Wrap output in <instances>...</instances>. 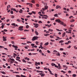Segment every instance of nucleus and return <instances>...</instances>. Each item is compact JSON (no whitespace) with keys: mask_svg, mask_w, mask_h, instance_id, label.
<instances>
[{"mask_svg":"<svg viewBox=\"0 0 77 77\" xmlns=\"http://www.w3.org/2000/svg\"><path fill=\"white\" fill-rule=\"evenodd\" d=\"M13 47H14V48H15V50H17V48H18V47L17 46H15V45H13Z\"/></svg>","mask_w":77,"mask_h":77,"instance_id":"obj_7","label":"nucleus"},{"mask_svg":"<svg viewBox=\"0 0 77 77\" xmlns=\"http://www.w3.org/2000/svg\"><path fill=\"white\" fill-rule=\"evenodd\" d=\"M17 21H18V22H21V20L18 19L17 20Z\"/></svg>","mask_w":77,"mask_h":77,"instance_id":"obj_22","label":"nucleus"},{"mask_svg":"<svg viewBox=\"0 0 77 77\" xmlns=\"http://www.w3.org/2000/svg\"><path fill=\"white\" fill-rule=\"evenodd\" d=\"M70 27H74V25H71V26H70Z\"/></svg>","mask_w":77,"mask_h":77,"instance_id":"obj_47","label":"nucleus"},{"mask_svg":"<svg viewBox=\"0 0 77 77\" xmlns=\"http://www.w3.org/2000/svg\"><path fill=\"white\" fill-rule=\"evenodd\" d=\"M1 72V73H2L3 74H6V73H5V72Z\"/></svg>","mask_w":77,"mask_h":77,"instance_id":"obj_16","label":"nucleus"},{"mask_svg":"<svg viewBox=\"0 0 77 77\" xmlns=\"http://www.w3.org/2000/svg\"><path fill=\"white\" fill-rule=\"evenodd\" d=\"M33 25H35V26H34L35 27V28H37V27H38V24L37 23H33Z\"/></svg>","mask_w":77,"mask_h":77,"instance_id":"obj_3","label":"nucleus"},{"mask_svg":"<svg viewBox=\"0 0 77 77\" xmlns=\"http://www.w3.org/2000/svg\"><path fill=\"white\" fill-rule=\"evenodd\" d=\"M1 28H2V29H3V28H4V25H2Z\"/></svg>","mask_w":77,"mask_h":77,"instance_id":"obj_51","label":"nucleus"},{"mask_svg":"<svg viewBox=\"0 0 77 77\" xmlns=\"http://www.w3.org/2000/svg\"><path fill=\"white\" fill-rule=\"evenodd\" d=\"M72 17H73V16H71L69 17V19H71V18H72Z\"/></svg>","mask_w":77,"mask_h":77,"instance_id":"obj_48","label":"nucleus"},{"mask_svg":"<svg viewBox=\"0 0 77 77\" xmlns=\"http://www.w3.org/2000/svg\"><path fill=\"white\" fill-rule=\"evenodd\" d=\"M23 26H21L19 27L18 30H21V31H22V30H24V29H23Z\"/></svg>","mask_w":77,"mask_h":77,"instance_id":"obj_2","label":"nucleus"},{"mask_svg":"<svg viewBox=\"0 0 77 77\" xmlns=\"http://www.w3.org/2000/svg\"><path fill=\"white\" fill-rule=\"evenodd\" d=\"M16 58L17 59H20V57H17Z\"/></svg>","mask_w":77,"mask_h":77,"instance_id":"obj_57","label":"nucleus"},{"mask_svg":"<svg viewBox=\"0 0 77 77\" xmlns=\"http://www.w3.org/2000/svg\"><path fill=\"white\" fill-rule=\"evenodd\" d=\"M43 16H44V17H48V16H47V15H43Z\"/></svg>","mask_w":77,"mask_h":77,"instance_id":"obj_50","label":"nucleus"},{"mask_svg":"<svg viewBox=\"0 0 77 77\" xmlns=\"http://www.w3.org/2000/svg\"><path fill=\"white\" fill-rule=\"evenodd\" d=\"M55 67H56V68H58V66H57L56 64L55 65Z\"/></svg>","mask_w":77,"mask_h":77,"instance_id":"obj_61","label":"nucleus"},{"mask_svg":"<svg viewBox=\"0 0 77 77\" xmlns=\"http://www.w3.org/2000/svg\"><path fill=\"white\" fill-rule=\"evenodd\" d=\"M50 37L51 38H54V36H52V35H51L50 36Z\"/></svg>","mask_w":77,"mask_h":77,"instance_id":"obj_43","label":"nucleus"},{"mask_svg":"<svg viewBox=\"0 0 77 77\" xmlns=\"http://www.w3.org/2000/svg\"><path fill=\"white\" fill-rule=\"evenodd\" d=\"M51 65H52V66H55V64L53 63H52L51 64Z\"/></svg>","mask_w":77,"mask_h":77,"instance_id":"obj_12","label":"nucleus"},{"mask_svg":"<svg viewBox=\"0 0 77 77\" xmlns=\"http://www.w3.org/2000/svg\"><path fill=\"white\" fill-rule=\"evenodd\" d=\"M76 76H77V75H76L75 74H74L72 75V77H76Z\"/></svg>","mask_w":77,"mask_h":77,"instance_id":"obj_23","label":"nucleus"},{"mask_svg":"<svg viewBox=\"0 0 77 77\" xmlns=\"http://www.w3.org/2000/svg\"><path fill=\"white\" fill-rule=\"evenodd\" d=\"M37 39V37H33L32 39V40L33 41H35L36 39Z\"/></svg>","mask_w":77,"mask_h":77,"instance_id":"obj_4","label":"nucleus"},{"mask_svg":"<svg viewBox=\"0 0 77 77\" xmlns=\"http://www.w3.org/2000/svg\"><path fill=\"white\" fill-rule=\"evenodd\" d=\"M11 39H15V38L14 37H11Z\"/></svg>","mask_w":77,"mask_h":77,"instance_id":"obj_49","label":"nucleus"},{"mask_svg":"<svg viewBox=\"0 0 77 77\" xmlns=\"http://www.w3.org/2000/svg\"><path fill=\"white\" fill-rule=\"evenodd\" d=\"M38 43H39V42H38L37 41L36 42V45H38Z\"/></svg>","mask_w":77,"mask_h":77,"instance_id":"obj_63","label":"nucleus"},{"mask_svg":"<svg viewBox=\"0 0 77 77\" xmlns=\"http://www.w3.org/2000/svg\"><path fill=\"white\" fill-rule=\"evenodd\" d=\"M58 67L59 68H58L59 69H60V67H61L60 66V64H58Z\"/></svg>","mask_w":77,"mask_h":77,"instance_id":"obj_10","label":"nucleus"},{"mask_svg":"<svg viewBox=\"0 0 77 77\" xmlns=\"http://www.w3.org/2000/svg\"><path fill=\"white\" fill-rule=\"evenodd\" d=\"M11 43H12V44H14V41H12V42H11Z\"/></svg>","mask_w":77,"mask_h":77,"instance_id":"obj_64","label":"nucleus"},{"mask_svg":"<svg viewBox=\"0 0 77 77\" xmlns=\"http://www.w3.org/2000/svg\"><path fill=\"white\" fill-rule=\"evenodd\" d=\"M26 5H32L33 4H30V3H26Z\"/></svg>","mask_w":77,"mask_h":77,"instance_id":"obj_21","label":"nucleus"},{"mask_svg":"<svg viewBox=\"0 0 77 77\" xmlns=\"http://www.w3.org/2000/svg\"><path fill=\"white\" fill-rule=\"evenodd\" d=\"M56 60H54V59L52 60V61H54V62H55Z\"/></svg>","mask_w":77,"mask_h":77,"instance_id":"obj_58","label":"nucleus"},{"mask_svg":"<svg viewBox=\"0 0 77 77\" xmlns=\"http://www.w3.org/2000/svg\"><path fill=\"white\" fill-rule=\"evenodd\" d=\"M39 53H42V50H41L40 49L39 50Z\"/></svg>","mask_w":77,"mask_h":77,"instance_id":"obj_44","label":"nucleus"},{"mask_svg":"<svg viewBox=\"0 0 77 77\" xmlns=\"http://www.w3.org/2000/svg\"><path fill=\"white\" fill-rule=\"evenodd\" d=\"M31 45V46H34L35 44H32Z\"/></svg>","mask_w":77,"mask_h":77,"instance_id":"obj_55","label":"nucleus"},{"mask_svg":"<svg viewBox=\"0 0 77 77\" xmlns=\"http://www.w3.org/2000/svg\"><path fill=\"white\" fill-rule=\"evenodd\" d=\"M16 76L17 77H21V76H19V75H17Z\"/></svg>","mask_w":77,"mask_h":77,"instance_id":"obj_59","label":"nucleus"},{"mask_svg":"<svg viewBox=\"0 0 77 77\" xmlns=\"http://www.w3.org/2000/svg\"><path fill=\"white\" fill-rule=\"evenodd\" d=\"M61 8L60 6L59 5H57L56 6V9H61Z\"/></svg>","mask_w":77,"mask_h":77,"instance_id":"obj_5","label":"nucleus"},{"mask_svg":"<svg viewBox=\"0 0 77 77\" xmlns=\"http://www.w3.org/2000/svg\"><path fill=\"white\" fill-rule=\"evenodd\" d=\"M50 35V34H45L44 35L45 36H48Z\"/></svg>","mask_w":77,"mask_h":77,"instance_id":"obj_28","label":"nucleus"},{"mask_svg":"<svg viewBox=\"0 0 77 77\" xmlns=\"http://www.w3.org/2000/svg\"><path fill=\"white\" fill-rule=\"evenodd\" d=\"M60 24H61V25H63V23H63V21H60Z\"/></svg>","mask_w":77,"mask_h":77,"instance_id":"obj_8","label":"nucleus"},{"mask_svg":"<svg viewBox=\"0 0 77 77\" xmlns=\"http://www.w3.org/2000/svg\"><path fill=\"white\" fill-rule=\"evenodd\" d=\"M61 72H63V74H65L66 73V72H64V71L63 70H62L61 71Z\"/></svg>","mask_w":77,"mask_h":77,"instance_id":"obj_30","label":"nucleus"},{"mask_svg":"<svg viewBox=\"0 0 77 77\" xmlns=\"http://www.w3.org/2000/svg\"><path fill=\"white\" fill-rule=\"evenodd\" d=\"M45 76V74H42L41 75V77H44V76Z\"/></svg>","mask_w":77,"mask_h":77,"instance_id":"obj_33","label":"nucleus"},{"mask_svg":"<svg viewBox=\"0 0 77 77\" xmlns=\"http://www.w3.org/2000/svg\"><path fill=\"white\" fill-rule=\"evenodd\" d=\"M35 66H38V63H37V62H35Z\"/></svg>","mask_w":77,"mask_h":77,"instance_id":"obj_29","label":"nucleus"},{"mask_svg":"<svg viewBox=\"0 0 77 77\" xmlns=\"http://www.w3.org/2000/svg\"><path fill=\"white\" fill-rule=\"evenodd\" d=\"M36 6L37 7H39V4H37L36 5Z\"/></svg>","mask_w":77,"mask_h":77,"instance_id":"obj_38","label":"nucleus"},{"mask_svg":"<svg viewBox=\"0 0 77 77\" xmlns=\"http://www.w3.org/2000/svg\"><path fill=\"white\" fill-rule=\"evenodd\" d=\"M13 26H15V24L13 23V24H11Z\"/></svg>","mask_w":77,"mask_h":77,"instance_id":"obj_54","label":"nucleus"},{"mask_svg":"<svg viewBox=\"0 0 77 77\" xmlns=\"http://www.w3.org/2000/svg\"><path fill=\"white\" fill-rule=\"evenodd\" d=\"M68 44H69V43H71V41H68Z\"/></svg>","mask_w":77,"mask_h":77,"instance_id":"obj_53","label":"nucleus"},{"mask_svg":"<svg viewBox=\"0 0 77 77\" xmlns=\"http://www.w3.org/2000/svg\"><path fill=\"white\" fill-rule=\"evenodd\" d=\"M75 21V20H74L72 19L71 20L70 22H71V23H72V22H74V21Z\"/></svg>","mask_w":77,"mask_h":77,"instance_id":"obj_17","label":"nucleus"},{"mask_svg":"<svg viewBox=\"0 0 77 77\" xmlns=\"http://www.w3.org/2000/svg\"><path fill=\"white\" fill-rule=\"evenodd\" d=\"M45 9H47L48 8V6L47 5L45 6Z\"/></svg>","mask_w":77,"mask_h":77,"instance_id":"obj_18","label":"nucleus"},{"mask_svg":"<svg viewBox=\"0 0 77 77\" xmlns=\"http://www.w3.org/2000/svg\"><path fill=\"white\" fill-rule=\"evenodd\" d=\"M11 14H13V11H11Z\"/></svg>","mask_w":77,"mask_h":77,"instance_id":"obj_56","label":"nucleus"},{"mask_svg":"<svg viewBox=\"0 0 77 77\" xmlns=\"http://www.w3.org/2000/svg\"><path fill=\"white\" fill-rule=\"evenodd\" d=\"M49 43L48 42H47V43H46L45 44V45H48Z\"/></svg>","mask_w":77,"mask_h":77,"instance_id":"obj_15","label":"nucleus"},{"mask_svg":"<svg viewBox=\"0 0 77 77\" xmlns=\"http://www.w3.org/2000/svg\"><path fill=\"white\" fill-rule=\"evenodd\" d=\"M47 52H48V53H51V52H50V51L48 50H47Z\"/></svg>","mask_w":77,"mask_h":77,"instance_id":"obj_41","label":"nucleus"},{"mask_svg":"<svg viewBox=\"0 0 77 77\" xmlns=\"http://www.w3.org/2000/svg\"><path fill=\"white\" fill-rule=\"evenodd\" d=\"M11 18H14L15 17L14 16H11Z\"/></svg>","mask_w":77,"mask_h":77,"instance_id":"obj_62","label":"nucleus"},{"mask_svg":"<svg viewBox=\"0 0 77 77\" xmlns=\"http://www.w3.org/2000/svg\"><path fill=\"white\" fill-rule=\"evenodd\" d=\"M10 60H11H11H10L9 59H8V61L9 62H10V63L11 64H12V63H14V61H15V60H14V59H12V58H10Z\"/></svg>","mask_w":77,"mask_h":77,"instance_id":"obj_1","label":"nucleus"},{"mask_svg":"<svg viewBox=\"0 0 77 77\" xmlns=\"http://www.w3.org/2000/svg\"><path fill=\"white\" fill-rule=\"evenodd\" d=\"M40 46L41 47V49H44V48H43V47H42V45H40Z\"/></svg>","mask_w":77,"mask_h":77,"instance_id":"obj_36","label":"nucleus"},{"mask_svg":"<svg viewBox=\"0 0 77 77\" xmlns=\"http://www.w3.org/2000/svg\"><path fill=\"white\" fill-rule=\"evenodd\" d=\"M48 31H49V32H53V29H48Z\"/></svg>","mask_w":77,"mask_h":77,"instance_id":"obj_25","label":"nucleus"},{"mask_svg":"<svg viewBox=\"0 0 77 77\" xmlns=\"http://www.w3.org/2000/svg\"><path fill=\"white\" fill-rule=\"evenodd\" d=\"M4 32H8V30H7V29H5L4 30Z\"/></svg>","mask_w":77,"mask_h":77,"instance_id":"obj_52","label":"nucleus"},{"mask_svg":"<svg viewBox=\"0 0 77 77\" xmlns=\"http://www.w3.org/2000/svg\"><path fill=\"white\" fill-rule=\"evenodd\" d=\"M36 72H42V71L37 70Z\"/></svg>","mask_w":77,"mask_h":77,"instance_id":"obj_14","label":"nucleus"},{"mask_svg":"<svg viewBox=\"0 0 77 77\" xmlns=\"http://www.w3.org/2000/svg\"><path fill=\"white\" fill-rule=\"evenodd\" d=\"M64 41L63 40H61L59 42V43H62V42H63Z\"/></svg>","mask_w":77,"mask_h":77,"instance_id":"obj_19","label":"nucleus"},{"mask_svg":"<svg viewBox=\"0 0 77 77\" xmlns=\"http://www.w3.org/2000/svg\"><path fill=\"white\" fill-rule=\"evenodd\" d=\"M60 20L59 19H56L55 20V22H57V23H60Z\"/></svg>","mask_w":77,"mask_h":77,"instance_id":"obj_6","label":"nucleus"},{"mask_svg":"<svg viewBox=\"0 0 77 77\" xmlns=\"http://www.w3.org/2000/svg\"><path fill=\"white\" fill-rule=\"evenodd\" d=\"M49 72H50V74H51V75H54V74L53 73H52V72H51V71H49Z\"/></svg>","mask_w":77,"mask_h":77,"instance_id":"obj_20","label":"nucleus"},{"mask_svg":"<svg viewBox=\"0 0 77 77\" xmlns=\"http://www.w3.org/2000/svg\"><path fill=\"white\" fill-rule=\"evenodd\" d=\"M63 26H65V27L66 26V24H65V23L64 24V23L63 24Z\"/></svg>","mask_w":77,"mask_h":77,"instance_id":"obj_60","label":"nucleus"},{"mask_svg":"<svg viewBox=\"0 0 77 77\" xmlns=\"http://www.w3.org/2000/svg\"><path fill=\"white\" fill-rule=\"evenodd\" d=\"M35 33L36 34V35H39V33H38V32L36 31L35 32Z\"/></svg>","mask_w":77,"mask_h":77,"instance_id":"obj_11","label":"nucleus"},{"mask_svg":"<svg viewBox=\"0 0 77 77\" xmlns=\"http://www.w3.org/2000/svg\"><path fill=\"white\" fill-rule=\"evenodd\" d=\"M31 2L32 3H35V1L32 0L31 1Z\"/></svg>","mask_w":77,"mask_h":77,"instance_id":"obj_45","label":"nucleus"},{"mask_svg":"<svg viewBox=\"0 0 77 77\" xmlns=\"http://www.w3.org/2000/svg\"><path fill=\"white\" fill-rule=\"evenodd\" d=\"M22 61L23 62H24V63H26V60H24V59H23L22 60Z\"/></svg>","mask_w":77,"mask_h":77,"instance_id":"obj_26","label":"nucleus"},{"mask_svg":"<svg viewBox=\"0 0 77 77\" xmlns=\"http://www.w3.org/2000/svg\"><path fill=\"white\" fill-rule=\"evenodd\" d=\"M25 59H26V60H30V59L27 57H26V58H25Z\"/></svg>","mask_w":77,"mask_h":77,"instance_id":"obj_34","label":"nucleus"},{"mask_svg":"<svg viewBox=\"0 0 77 77\" xmlns=\"http://www.w3.org/2000/svg\"><path fill=\"white\" fill-rule=\"evenodd\" d=\"M60 51H63V49L62 48H60Z\"/></svg>","mask_w":77,"mask_h":77,"instance_id":"obj_40","label":"nucleus"},{"mask_svg":"<svg viewBox=\"0 0 77 77\" xmlns=\"http://www.w3.org/2000/svg\"><path fill=\"white\" fill-rule=\"evenodd\" d=\"M22 12H23V10L21 9H20V11H19V13H21V14L22 13Z\"/></svg>","mask_w":77,"mask_h":77,"instance_id":"obj_9","label":"nucleus"},{"mask_svg":"<svg viewBox=\"0 0 77 77\" xmlns=\"http://www.w3.org/2000/svg\"><path fill=\"white\" fill-rule=\"evenodd\" d=\"M54 18L55 17H54L53 18H51L50 20H54Z\"/></svg>","mask_w":77,"mask_h":77,"instance_id":"obj_35","label":"nucleus"},{"mask_svg":"<svg viewBox=\"0 0 77 77\" xmlns=\"http://www.w3.org/2000/svg\"><path fill=\"white\" fill-rule=\"evenodd\" d=\"M29 30H27V29H25L24 30V32H29Z\"/></svg>","mask_w":77,"mask_h":77,"instance_id":"obj_37","label":"nucleus"},{"mask_svg":"<svg viewBox=\"0 0 77 77\" xmlns=\"http://www.w3.org/2000/svg\"><path fill=\"white\" fill-rule=\"evenodd\" d=\"M65 32H64L62 35V37H64L65 36Z\"/></svg>","mask_w":77,"mask_h":77,"instance_id":"obj_13","label":"nucleus"},{"mask_svg":"<svg viewBox=\"0 0 77 77\" xmlns=\"http://www.w3.org/2000/svg\"><path fill=\"white\" fill-rule=\"evenodd\" d=\"M20 38L22 39H26V38Z\"/></svg>","mask_w":77,"mask_h":77,"instance_id":"obj_32","label":"nucleus"},{"mask_svg":"<svg viewBox=\"0 0 77 77\" xmlns=\"http://www.w3.org/2000/svg\"><path fill=\"white\" fill-rule=\"evenodd\" d=\"M32 13H33L34 14H36V12H35V11H32Z\"/></svg>","mask_w":77,"mask_h":77,"instance_id":"obj_42","label":"nucleus"},{"mask_svg":"<svg viewBox=\"0 0 77 77\" xmlns=\"http://www.w3.org/2000/svg\"><path fill=\"white\" fill-rule=\"evenodd\" d=\"M54 75L55 76V77H57V74H55Z\"/></svg>","mask_w":77,"mask_h":77,"instance_id":"obj_46","label":"nucleus"},{"mask_svg":"<svg viewBox=\"0 0 77 77\" xmlns=\"http://www.w3.org/2000/svg\"><path fill=\"white\" fill-rule=\"evenodd\" d=\"M57 15H58L57 14H55L54 15V17H57Z\"/></svg>","mask_w":77,"mask_h":77,"instance_id":"obj_39","label":"nucleus"},{"mask_svg":"<svg viewBox=\"0 0 77 77\" xmlns=\"http://www.w3.org/2000/svg\"><path fill=\"white\" fill-rule=\"evenodd\" d=\"M57 55L58 56H60V53H59V52H57Z\"/></svg>","mask_w":77,"mask_h":77,"instance_id":"obj_31","label":"nucleus"},{"mask_svg":"<svg viewBox=\"0 0 77 77\" xmlns=\"http://www.w3.org/2000/svg\"><path fill=\"white\" fill-rule=\"evenodd\" d=\"M27 44H29H29H32V42H30V41H27Z\"/></svg>","mask_w":77,"mask_h":77,"instance_id":"obj_24","label":"nucleus"},{"mask_svg":"<svg viewBox=\"0 0 77 77\" xmlns=\"http://www.w3.org/2000/svg\"><path fill=\"white\" fill-rule=\"evenodd\" d=\"M29 27V26L28 25H27L26 26V29H28Z\"/></svg>","mask_w":77,"mask_h":77,"instance_id":"obj_27","label":"nucleus"}]
</instances>
